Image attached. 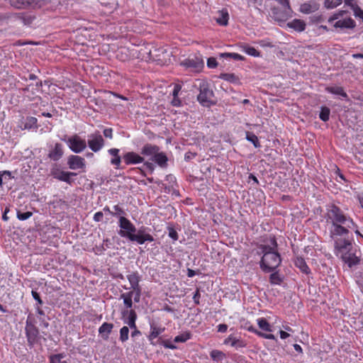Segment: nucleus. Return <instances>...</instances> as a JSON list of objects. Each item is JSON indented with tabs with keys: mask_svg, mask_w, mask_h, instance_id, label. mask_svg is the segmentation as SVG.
I'll list each match as a JSON object with an SVG mask.
<instances>
[{
	"mask_svg": "<svg viewBox=\"0 0 363 363\" xmlns=\"http://www.w3.org/2000/svg\"><path fill=\"white\" fill-rule=\"evenodd\" d=\"M325 218L330 224V237L333 240L349 236L350 229L357 227L350 216L335 204L328 206Z\"/></svg>",
	"mask_w": 363,
	"mask_h": 363,
	"instance_id": "1",
	"label": "nucleus"
},
{
	"mask_svg": "<svg viewBox=\"0 0 363 363\" xmlns=\"http://www.w3.org/2000/svg\"><path fill=\"white\" fill-rule=\"evenodd\" d=\"M118 226L120 230L118 235L128 239L131 242H135L139 245H143L145 242H153V236L149 233V229L145 227H141L138 230L135 226L125 216H121L118 220Z\"/></svg>",
	"mask_w": 363,
	"mask_h": 363,
	"instance_id": "2",
	"label": "nucleus"
},
{
	"mask_svg": "<svg viewBox=\"0 0 363 363\" xmlns=\"http://www.w3.org/2000/svg\"><path fill=\"white\" fill-rule=\"evenodd\" d=\"M259 250L263 254L260 261V267L265 272H270L281 264L280 255L277 252V242L274 237L270 238L268 244L260 245Z\"/></svg>",
	"mask_w": 363,
	"mask_h": 363,
	"instance_id": "3",
	"label": "nucleus"
},
{
	"mask_svg": "<svg viewBox=\"0 0 363 363\" xmlns=\"http://www.w3.org/2000/svg\"><path fill=\"white\" fill-rule=\"evenodd\" d=\"M335 254L351 268L359 263V259L355 254L352 239L349 236L333 240Z\"/></svg>",
	"mask_w": 363,
	"mask_h": 363,
	"instance_id": "4",
	"label": "nucleus"
},
{
	"mask_svg": "<svg viewBox=\"0 0 363 363\" xmlns=\"http://www.w3.org/2000/svg\"><path fill=\"white\" fill-rule=\"evenodd\" d=\"M278 6L271 11L272 17L278 22H285L292 16L293 11L288 0H275Z\"/></svg>",
	"mask_w": 363,
	"mask_h": 363,
	"instance_id": "5",
	"label": "nucleus"
},
{
	"mask_svg": "<svg viewBox=\"0 0 363 363\" xmlns=\"http://www.w3.org/2000/svg\"><path fill=\"white\" fill-rule=\"evenodd\" d=\"M199 94L197 96L198 101L205 107H210L215 102L213 100L214 94L210 89L209 84L205 80H199Z\"/></svg>",
	"mask_w": 363,
	"mask_h": 363,
	"instance_id": "6",
	"label": "nucleus"
},
{
	"mask_svg": "<svg viewBox=\"0 0 363 363\" xmlns=\"http://www.w3.org/2000/svg\"><path fill=\"white\" fill-rule=\"evenodd\" d=\"M347 13L345 11H340L334 13L331 17L329 18L328 22L333 23V26L336 28H353L355 27L356 23L350 17L344 18V15Z\"/></svg>",
	"mask_w": 363,
	"mask_h": 363,
	"instance_id": "7",
	"label": "nucleus"
},
{
	"mask_svg": "<svg viewBox=\"0 0 363 363\" xmlns=\"http://www.w3.org/2000/svg\"><path fill=\"white\" fill-rule=\"evenodd\" d=\"M25 332L28 345L33 347L38 342L40 335L39 330L35 325L34 320L31 319L30 315H28L26 319Z\"/></svg>",
	"mask_w": 363,
	"mask_h": 363,
	"instance_id": "8",
	"label": "nucleus"
},
{
	"mask_svg": "<svg viewBox=\"0 0 363 363\" xmlns=\"http://www.w3.org/2000/svg\"><path fill=\"white\" fill-rule=\"evenodd\" d=\"M68 145L69 148L74 153H80L86 148V142L78 135L74 134L67 139H62Z\"/></svg>",
	"mask_w": 363,
	"mask_h": 363,
	"instance_id": "9",
	"label": "nucleus"
},
{
	"mask_svg": "<svg viewBox=\"0 0 363 363\" xmlns=\"http://www.w3.org/2000/svg\"><path fill=\"white\" fill-rule=\"evenodd\" d=\"M87 144L91 150L97 152L104 147L105 141L99 132H96L89 135Z\"/></svg>",
	"mask_w": 363,
	"mask_h": 363,
	"instance_id": "10",
	"label": "nucleus"
},
{
	"mask_svg": "<svg viewBox=\"0 0 363 363\" xmlns=\"http://www.w3.org/2000/svg\"><path fill=\"white\" fill-rule=\"evenodd\" d=\"M50 174L55 179L67 182L68 184H71L72 182L71 177L77 175V174L74 172H65L57 167L52 168L51 169Z\"/></svg>",
	"mask_w": 363,
	"mask_h": 363,
	"instance_id": "11",
	"label": "nucleus"
},
{
	"mask_svg": "<svg viewBox=\"0 0 363 363\" xmlns=\"http://www.w3.org/2000/svg\"><path fill=\"white\" fill-rule=\"evenodd\" d=\"M67 165L72 170L85 169L86 161L84 158L79 155H71L67 158Z\"/></svg>",
	"mask_w": 363,
	"mask_h": 363,
	"instance_id": "12",
	"label": "nucleus"
},
{
	"mask_svg": "<svg viewBox=\"0 0 363 363\" xmlns=\"http://www.w3.org/2000/svg\"><path fill=\"white\" fill-rule=\"evenodd\" d=\"M123 159L125 164H137L143 163L145 161L144 157H142L139 154L135 152H128L123 156Z\"/></svg>",
	"mask_w": 363,
	"mask_h": 363,
	"instance_id": "13",
	"label": "nucleus"
},
{
	"mask_svg": "<svg viewBox=\"0 0 363 363\" xmlns=\"http://www.w3.org/2000/svg\"><path fill=\"white\" fill-rule=\"evenodd\" d=\"M12 18L15 22H18L23 26H29L32 23L34 18L26 13H15L12 16Z\"/></svg>",
	"mask_w": 363,
	"mask_h": 363,
	"instance_id": "14",
	"label": "nucleus"
},
{
	"mask_svg": "<svg viewBox=\"0 0 363 363\" xmlns=\"http://www.w3.org/2000/svg\"><path fill=\"white\" fill-rule=\"evenodd\" d=\"M159 150L160 147L157 145L151 143H147L142 147L140 153L145 157H149L150 160H151V158H153Z\"/></svg>",
	"mask_w": 363,
	"mask_h": 363,
	"instance_id": "15",
	"label": "nucleus"
},
{
	"mask_svg": "<svg viewBox=\"0 0 363 363\" xmlns=\"http://www.w3.org/2000/svg\"><path fill=\"white\" fill-rule=\"evenodd\" d=\"M64 154L63 146L60 143H55L54 147L50 151L48 157L53 161H58Z\"/></svg>",
	"mask_w": 363,
	"mask_h": 363,
	"instance_id": "16",
	"label": "nucleus"
},
{
	"mask_svg": "<svg viewBox=\"0 0 363 363\" xmlns=\"http://www.w3.org/2000/svg\"><path fill=\"white\" fill-rule=\"evenodd\" d=\"M37 4V0H10V4L16 9H23Z\"/></svg>",
	"mask_w": 363,
	"mask_h": 363,
	"instance_id": "17",
	"label": "nucleus"
},
{
	"mask_svg": "<svg viewBox=\"0 0 363 363\" xmlns=\"http://www.w3.org/2000/svg\"><path fill=\"white\" fill-rule=\"evenodd\" d=\"M224 344L230 345L231 347H233L237 350L239 348L245 347L246 346V344L243 340L236 338L233 335H229L224 340Z\"/></svg>",
	"mask_w": 363,
	"mask_h": 363,
	"instance_id": "18",
	"label": "nucleus"
},
{
	"mask_svg": "<svg viewBox=\"0 0 363 363\" xmlns=\"http://www.w3.org/2000/svg\"><path fill=\"white\" fill-rule=\"evenodd\" d=\"M127 279L130 284V289H132V290L141 288L139 284L141 280V277L138 272H132L127 275Z\"/></svg>",
	"mask_w": 363,
	"mask_h": 363,
	"instance_id": "19",
	"label": "nucleus"
},
{
	"mask_svg": "<svg viewBox=\"0 0 363 363\" xmlns=\"http://www.w3.org/2000/svg\"><path fill=\"white\" fill-rule=\"evenodd\" d=\"M151 160L157 164L160 167H166L167 165V157L164 152H160V150L151 158Z\"/></svg>",
	"mask_w": 363,
	"mask_h": 363,
	"instance_id": "20",
	"label": "nucleus"
},
{
	"mask_svg": "<svg viewBox=\"0 0 363 363\" xmlns=\"http://www.w3.org/2000/svg\"><path fill=\"white\" fill-rule=\"evenodd\" d=\"M119 149L117 148H111L108 150V152L113 157L111 160V164L116 167V169H118L121 163V158L119 155Z\"/></svg>",
	"mask_w": 363,
	"mask_h": 363,
	"instance_id": "21",
	"label": "nucleus"
},
{
	"mask_svg": "<svg viewBox=\"0 0 363 363\" xmlns=\"http://www.w3.org/2000/svg\"><path fill=\"white\" fill-rule=\"evenodd\" d=\"M306 23L301 19H294L287 23V27L298 32H302L306 29Z\"/></svg>",
	"mask_w": 363,
	"mask_h": 363,
	"instance_id": "22",
	"label": "nucleus"
},
{
	"mask_svg": "<svg viewBox=\"0 0 363 363\" xmlns=\"http://www.w3.org/2000/svg\"><path fill=\"white\" fill-rule=\"evenodd\" d=\"M113 325L109 323H104L99 328V333L104 340L108 338L109 334L111 333Z\"/></svg>",
	"mask_w": 363,
	"mask_h": 363,
	"instance_id": "23",
	"label": "nucleus"
},
{
	"mask_svg": "<svg viewBox=\"0 0 363 363\" xmlns=\"http://www.w3.org/2000/svg\"><path fill=\"white\" fill-rule=\"evenodd\" d=\"M294 264L298 267L303 273L308 274L311 270L307 265L305 259L301 257H297L294 260Z\"/></svg>",
	"mask_w": 363,
	"mask_h": 363,
	"instance_id": "24",
	"label": "nucleus"
},
{
	"mask_svg": "<svg viewBox=\"0 0 363 363\" xmlns=\"http://www.w3.org/2000/svg\"><path fill=\"white\" fill-rule=\"evenodd\" d=\"M325 91L328 93L340 96L345 99L348 98L347 93L345 91L344 89L342 86H327L325 88Z\"/></svg>",
	"mask_w": 363,
	"mask_h": 363,
	"instance_id": "25",
	"label": "nucleus"
},
{
	"mask_svg": "<svg viewBox=\"0 0 363 363\" xmlns=\"http://www.w3.org/2000/svg\"><path fill=\"white\" fill-rule=\"evenodd\" d=\"M318 9V4L315 3H304L300 6V11L306 14L313 13Z\"/></svg>",
	"mask_w": 363,
	"mask_h": 363,
	"instance_id": "26",
	"label": "nucleus"
},
{
	"mask_svg": "<svg viewBox=\"0 0 363 363\" xmlns=\"http://www.w3.org/2000/svg\"><path fill=\"white\" fill-rule=\"evenodd\" d=\"M229 15L227 11L222 10L218 11V16L216 18V22L220 26H227L228 23Z\"/></svg>",
	"mask_w": 363,
	"mask_h": 363,
	"instance_id": "27",
	"label": "nucleus"
},
{
	"mask_svg": "<svg viewBox=\"0 0 363 363\" xmlns=\"http://www.w3.org/2000/svg\"><path fill=\"white\" fill-rule=\"evenodd\" d=\"M164 331V328L157 327L154 324L150 325V333L148 336L150 340L157 338L161 333Z\"/></svg>",
	"mask_w": 363,
	"mask_h": 363,
	"instance_id": "28",
	"label": "nucleus"
},
{
	"mask_svg": "<svg viewBox=\"0 0 363 363\" xmlns=\"http://www.w3.org/2000/svg\"><path fill=\"white\" fill-rule=\"evenodd\" d=\"M219 78L233 84H238L240 83L239 77L233 73H222Z\"/></svg>",
	"mask_w": 363,
	"mask_h": 363,
	"instance_id": "29",
	"label": "nucleus"
},
{
	"mask_svg": "<svg viewBox=\"0 0 363 363\" xmlns=\"http://www.w3.org/2000/svg\"><path fill=\"white\" fill-rule=\"evenodd\" d=\"M127 313H128V320L125 323L128 325V326L131 329H135V328H136L135 321L137 319L136 312L134 310L130 309L129 311H127Z\"/></svg>",
	"mask_w": 363,
	"mask_h": 363,
	"instance_id": "30",
	"label": "nucleus"
},
{
	"mask_svg": "<svg viewBox=\"0 0 363 363\" xmlns=\"http://www.w3.org/2000/svg\"><path fill=\"white\" fill-rule=\"evenodd\" d=\"M121 298L123 300V303L127 308H131L133 307V294L132 293H124L121 295Z\"/></svg>",
	"mask_w": 363,
	"mask_h": 363,
	"instance_id": "31",
	"label": "nucleus"
},
{
	"mask_svg": "<svg viewBox=\"0 0 363 363\" xmlns=\"http://www.w3.org/2000/svg\"><path fill=\"white\" fill-rule=\"evenodd\" d=\"M257 321L260 329L267 332L272 331L271 325L265 318H258Z\"/></svg>",
	"mask_w": 363,
	"mask_h": 363,
	"instance_id": "32",
	"label": "nucleus"
},
{
	"mask_svg": "<svg viewBox=\"0 0 363 363\" xmlns=\"http://www.w3.org/2000/svg\"><path fill=\"white\" fill-rule=\"evenodd\" d=\"M210 356L215 361H221L225 357V354L222 351L218 350H212Z\"/></svg>",
	"mask_w": 363,
	"mask_h": 363,
	"instance_id": "33",
	"label": "nucleus"
},
{
	"mask_svg": "<svg viewBox=\"0 0 363 363\" xmlns=\"http://www.w3.org/2000/svg\"><path fill=\"white\" fill-rule=\"evenodd\" d=\"M246 139L251 142L255 147H260V144L257 135H255L252 133L247 132L246 133Z\"/></svg>",
	"mask_w": 363,
	"mask_h": 363,
	"instance_id": "34",
	"label": "nucleus"
},
{
	"mask_svg": "<svg viewBox=\"0 0 363 363\" xmlns=\"http://www.w3.org/2000/svg\"><path fill=\"white\" fill-rule=\"evenodd\" d=\"M330 111L329 108H328L326 106L322 107L320 114H319V118L323 121L326 122L330 118Z\"/></svg>",
	"mask_w": 363,
	"mask_h": 363,
	"instance_id": "35",
	"label": "nucleus"
},
{
	"mask_svg": "<svg viewBox=\"0 0 363 363\" xmlns=\"http://www.w3.org/2000/svg\"><path fill=\"white\" fill-rule=\"evenodd\" d=\"M65 358V355L64 354H57L52 355L50 357V363H67Z\"/></svg>",
	"mask_w": 363,
	"mask_h": 363,
	"instance_id": "36",
	"label": "nucleus"
},
{
	"mask_svg": "<svg viewBox=\"0 0 363 363\" xmlns=\"http://www.w3.org/2000/svg\"><path fill=\"white\" fill-rule=\"evenodd\" d=\"M129 328L127 326H123L120 330L119 340L124 342L128 340Z\"/></svg>",
	"mask_w": 363,
	"mask_h": 363,
	"instance_id": "37",
	"label": "nucleus"
},
{
	"mask_svg": "<svg viewBox=\"0 0 363 363\" xmlns=\"http://www.w3.org/2000/svg\"><path fill=\"white\" fill-rule=\"evenodd\" d=\"M243 50L245 53L250 56L259 57L260 55L259 52L257 51L255 48L248 45L243 46Z\"/></svg>",
	"mask_w": 363,
	"mask_h": 363,
	"instance_id": "38",
	"label": "nucleus"
},
{
	"mask_svg": "<svg viewBox=\"0 0 363 363\" xmlns=\"http://www.w3.org/2000/svg\"><path fill=\"white\" fill-rule=\"evenodd\" d=\"M220 56L221 57H230L235 60H243L244 57L240 55V54L235 53V52H223L220 53Z\"/></svg>",
	"mask_w": 363,
	"mask_h": 363,
	"instance_id": "39",
	"label": "nucleus"
},
{
	"mask_svg": "<svg viewBox=\"0 0 363 363\" xmlns=\"http://www.w3.org/2000/svg\"><path fill=\"white\" fill-rule=\"evenodd\" d=\"M269 281L272 284L279 285L282 282V278L278 272H274L269 277Z\"/></svg>",
	"mask_w": 363,
	"mask_h": 363,
	"instance_id": "40",
	"label": "nucleus"
},
{
	"mask_svg": "<svg viewBox=\"0 0 363 363\" xmlns=\"http://www.w3.org/2000/svg\"><path fill=\"white\" fill-rule=\"evenodd\" d=\"M342 0H325V6L327 9H333L341 4Z\"/></svg>",
	"mask_w": 363,
	"mask_h": 363,
	"instance_id": "41",
	"label": "nucleus"
},
{
	"mask_svg": "<svg viewBox=\"0 0 363 363\" xmlns=\"http://www.w3.org/2000/svg\"><path fill=\"white\" fill-rule=\"evenodd\" d=\"M191 337V335L189 333H183L179 335L174 337L175 342H184L186 340H189Z\"/></svg>",
	"mask_w": 363,
	"mask_h": 363,
	"instance_id": "42",
	"label": "nucleus"
},
{
	"mask_svg": "<svg viewBox=\"0 0 363 363\" xmlns=\"http://www.w3.org/2000/svg\"><path fill=\"white\" fill-rule=\"evenodd\" d=\"M37 123V118L35 117H28L25 123V128H31L35 126Z\"/></svg>",
	"mask_w": 363,
	"mask_h": 363,
	"instance_id": "43",
	"label": "nucleus"
},
{
	"mask_svg": "<svg viewBox=\"0 0 363 363\" xmlns=\"http://www.w3.org/2000/svg\"><path fill=\"white\" fill-rule=\"evenodd\" d=\"M33 215V213L30 212V211H27V212H24V213H21V211H17V218L20 220H26L27 219H28L29 218H30Z\"/></svg>",
	"mask_w": 363,
	"mask_h": 363,
	"instance_id": "44",
	"label": "nucleus"
},
{
	"mask_svg": "<svg viewBox=\"0 0 363 363\" xmlns=\"http://www.w3.org/2000/svg\"><path fill=\"white\" fill-rule=\"evenodd\" d=\"M129 293L133 294V298L135 303L140 302L141 296V288L133 289L132 291H130Z\"/></svg>",
	"mask_w": 363,
	"mask_h": 363,
	"instance_id": "45",
	"label": "nucleus"
},
{
	"mask_svg": "<svg viewBox=\"0 0 363 363\" xmlns=\"http://www.w3.org/2000/svg\"><path fill=\"white\" fill-rule=\"evenodd\" d=\"M113 209L115 212H113V216H118L120 218L121 216H124L125 215L124 210L122 208H121L118 205H115L113 206Z\"/></svg>",
	"mask_w": 363,
	"mask_h": 363,
	"instance_id": "46",
	"label": "nucleus"
},
{
	"mask_svg": "<svg viewBox=\"0 0 363 363\" xmlns=\"http://www.w3.org/2000/svg\"><path fill=\"white\" fill-rule=\"evenodd\" d=\"M167 229L169 237L171 238L174 241L177 240L179 237L177 230L173 227L170 226H169Z\"/></svg>",
	"mask_w": 363,
	"mask_h": 363,
	"instance_id": "47",
	"label": "nucleus"
},
{
	"mask_svg": "<svg viewBox=\"0 0 363 363\" xmlns=\"http://www.w3.org/2000/svg\"><path fill=\"white\" fill-rule=\"evenodd\" d=\"M4 176H7L8 179H11L12 178L11 172H9V171L0 172V186H1L3 184V177Z\"/></svg>",
	"mask_w": 363,
	"mask_h": 363,
	"instance_id": "48",
	"label": "nucleus"
},
{
	"mask_svg": "<svg viewBox=\"0 0 363 363\" xmlns=\"http://www.w3.org/2000/svg\"><path fill=\"white\" fill-rule=\"evenodd\" d=\"M356 17H359L363 19V10L361 9L358 6H355L354 9H352Z\"/></svg>",
	"mask_w": 363,
	"mask_h": 363,
	"instance_id": "49",
	"label": "nucleus"
},
{
	"mask_svg": "<svg viewBox=\"0 0 363 363\" xmlns=\"http://www.w3.org/2000/svg\"><path fill=\"white\" fill-rule=\"evenodd\" d=\"M218 65L217 61L214 57H210L207 60V66L209 68H215Z\"/></svg>",
	"mask_w": 363,
	"mask_h": 363,
	"instance_id": "50",
	"label": "nucleus"
},
{
	"mask_svg": "<svg viewBox=\"0 0 363 363\" xmlns=\"http://www.w3.org/2000/svg\"><path fill=\"white\" fill-rule=\"evenodd\" d=\"M183 65L186 67H196V62L194 60L187 59L183 62Z\"/></svg>",
	"mask_w": 363,
	"mask_h": 363,
	"instance_id": "51",
	"label": "nucleus"
},
{
	"mask_svg": "<svg viewBox=\"0 0 363 363\" xmlns=\"http://www.w3.org/2000/svg\"><path fill=\"white\" fill-rule=\"evenodd\" d=\"M259 44L262 48H273L274 45L268 40H262L259 42Z\"/></svg>",
	"mask_w": 363,
	"mask_h": 363,
	"instance_id": "52",
	"label": "nucleus"
},
{
	"mask_svg": "<svg viewBox=\"0 0 363 363\" xmlns=\"http://www.w3.org/2000/svg\"><path fill=\"white\" fill-rule=\"evenodd\" d=\"M182 89V86L180 84H176L174 86V89L172 91V96L173 97H178L179 93Z\"/></svg>",
	"mask_w": 363,
	"mask_h": 363,
	"instance_id": "53",
	"label": "nucleus"
},
{
	"mask_svg": "<svg viewBox=\"0 0 363 363\" xmlns=\"http://www.w3.org/2000/svg\"><path fill=\"white\" fill-rule=\"evenodd\" d=\"M31 294H32L33 298L38 302V303H39L40 305L43 304V301L40 298V295L37 291L33 290L31 291Z\"/></svg>",
	"mask_w": 363,
	"mask_h": 363,
	"instance_id": "54",
	"label": "nucleus"
},
{
	"mask_svg": "<svg viewBox=\"0 0 363 363\" xmlns=\"http://www.w3.org/2000/svg\"><path fill=\"white\" fill-rule=\"evenodd\" d=\"M171 104L173 106L179 107L182 106V101L179 97H173L172 100L171 101Z\"/></svg>",
	"mask_w": 363,
	"mask_h": 363,
	"instance_id": "55",
	"label": "nucleus"
},
{
	"mask_svg": "<svg viewBox=\"0 0 363 363\" xmlns=\"http://www.w3.org/2000/svg\"><path fill=\"white\" fill-rule=\"evenodd\" d=\"M103 217H104V213L103 212L101 211H98L96 213H95L94 216V221L96 222H100L103 219Z\"/></svg>",
	"mask_w": 363,
	"mask_h": 363,
	"instance_id": "56",
	"label": "nucleus"
},
{
	"mask_svg": "<svg viewBox=\"0 0 363 363\" xmlns=\"http://www.w3.org/2000/svg\"><path fill=\"white\" fill-rule=\"evenodd\" d=\"M104 135L106 138L111 139L113 138V129L112 128H105L104 130Z\"/></svg>",
	"mask_w": 363,
	"mask_h": 363,
	"instance_id": "57",
	"label": "nucleus"
},
{
	"mask_svg": "<svg viewBox=\"0 0 363 363\" xmlns=\"http://www.w3.org/2000/svg\"><path fill=\"white\" fill-rule=\"evenodd\" d=\"M200 296H201V294H200L199 290L196 289V291L193 296V300H194L195 304L199 305L200 303V301H199Z\"/></svg>",
	"mask_w": 363,
	"mask_h": 363,
	"instance_id": "58",
	"label": "nucleus"
},
{
	"mask_svg": "<svg viewBox=\"0 0 363 363\" xmlns=\"http://www.w3.org/2000/svg\"><path fill=\"white\" fill-rule=\"evenodd\" d=\"M259 336L268 340H275V336L273 334H266L263 333H259Z\"/></svg>",
	"mask_w": 363,
	"mask_h": 363,
	"instance_id": "59",
	"label": "nucleus"
},
{
	"mask_svg": "<svg viewBox=\"0 0 363 363\" xmlns=\"http://www.w3.org/2000/svg\"><path fill=\"white\" fill-rule=\"evenodd\" d=\"M217 328L218 331L220 333H225L228 330V325L226 324H219Z\"/></svg>",
	"mask_w": 363,
	"mask_h": 363,
	"instance_id": "60",
	"label": "nucleus"
},
{
	"mask_svg": "<svg viewBox=\"0 0 363 363\" xmlns=\"http://www.w3.org/2000/svg\"><path fill=\"white\" fill-rule=\"evenodd\" d=\"M344 2L346 5L351 6L352 9H354L355 6H357L354 0H344Z\"/></svg>",
	"mask_w": 363,
	"mask_h": 363,
	"instance_id": "61",
	"label": "nucleus"
},
{
	"mask_svg": "<svg viewBox=\"0 0 363 363\" xmlns=\"http://www.w3.org/2000/svg\"><path fill=\"white\" fill-rule=\"evenodd\" d=\"M144 165L151 172H152L155 169L154 164L152 162H144Z\"/></svg>",
	"mask_w": 363,
	"mask_h": 363,
	"instance_id": "62",
	"label": "nucleus"
},
{
	"mask_svg": "<svg viewBox=\"0 0 363 363\" xmlns=\"http://www.w3.org/2000/svg\"><path fill=\"white\" fill-rule=\"evenodd\" d=\"M357 284L360 289L362 293H363V274L360 277L359 279L357 281Z\"/></svg>",
	"mask_w": 363,
	"mask_h": 363,
	"instance_id": "63",
	"label": "nucleus"
},
{
	"mask_svg": "<svg viewBox=\"0 0 363 363\" xmlns=\"http://www.w3.org/2000/svg\"><path fill=\"white\" fill-rule=\"evenodd\" d=\"M279 333H280V337L283 340H284L290 336V335L288 333L283 331V330H280Z\"/></svg>",
	"mask_w": 363,
	"mask_h": 363,
	"instance_id": "64",
	"label": "nucleus"
}]
</instances>
